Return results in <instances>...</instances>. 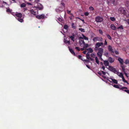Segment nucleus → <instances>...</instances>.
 <instances>
[{"instance_id": "1", "label": "nucleus", "mask_w": 129, "mask_h": 129, "mask_svg": "<svg viewBox=\"0 0 129 129\" xmlns=\"http://www.w3.org/2000/svg\"><path fill=\"white\" fill-rule=\"evenodd\" d=\"M118 11L119 13L122 14L124 15H126V9L125 8L120 7L118 10Z\"/></svg>"}, {"instance_id": "2", "label": "nucleus", "mask_w": 129, "mask_h": 129, "mask_svg": "<svg viewBox=\"0 0 129 129\" xmlns=\"http://www.w3.org/2000/svg\"><path fill=\"white\" fill-rule=\"evenodd\" d=\"M109 70L116 74H118L119 73V72L116 70V69L115 68L111 66H109Z\"/></svg>"}, {"instance_id": "3", "label": "nucleus", "mask_w": 129, "mask_h": 129, "mask_svg": "<svg viewBox=\"0 0 129 129\" xmlns=\"http://www.w3.org/2000/svg\"><path fill=\"white\" fill-rule=\"evenodd\" d=\"M102 38L101 37H93V41L94 42H95L97 41L100 42H102Z\"/></svg>"}, {"instance_id": "4", "label": "nucleus", "mask_w": 129, "mask_h": 129, "mask_svg": "<svg viewBox=\"0 0 129 129\" xmlns=\"http://www.w3.org/2000/svg\"><path fill=\"white\" fill-rule=\"evenodd\" d=\"M103 20L102 18L100 16H98L95 18V21L97 22H101Z\"/></svg>"}, {"instance_id": "5", "label": "nucleus", "mask_w": 129, "mask_h": 129, "mask_svg": "<svg viewBox=\"0 0 129 129\" xmlns=\"http://www.w3.org/2000/svg\"><path fill=\"white\" fill-rule=\"evenodd\" d=\"M114 87L117 88L121 90H123L124 89H127L128 88L126 87H120L117 85H113Z\"/></svg>"}, {"instance_id": "6", "label": "nucleus", "mask_w": 129, "mask_h": 129, "mask_svg": "<svg viewBox=\"0 0 129 129\" xmlns=\"http://www.w3.org/2000/svg\"><path fill=\"white\" fill-rule=\"evenodd\" d=\"M44 15L43 14H42L40 15H38L36 16V18L37 19H43L44 18Z\"/></svg>"}, {"instance_id": "7", "label": "nucleus", "mask_w": 129, "mask_h": 129, "mask_svg": "<svg viewBox=\"0 0 129 129\" xmlns=\"http://www.w3.org/2000/svg\"><path fill=\"white\" fill-rule=\"evenodd\" d=\"M118 0H110V3L114 5H116L117 4Z\"/></svg>"}, {"instance_id": "8", "label": "nucleus", "mask_w": 129, "mask_h": 129, "mask_svg": "<svg viewBox=\"0 0 129 129\" xmlns=\"http://www.w3.org/2000/svg\"><path fill=\"white\" fill-rule=\"evenodd\" d=\"M108 49L109 51L111 53H114V51L113 50L112 47L111 45H109L108 46Z\"/></svg>"}, {"instance_id": "9", "label": "nucleus", "mask_w": 129, "mask_h": 129, "mask_svg": "<svg viewBox=\"0 0 129 129\" xmlns=\"http://www.w3.org/2000/svg\"><path fill=\"white\" fill-rule=\"evenodd\" d=\"M64 8L63 7H58L57 10V12H62L63 11Z\"/></svg>"}, {"instance_id": "10", "label": "nucleus", "mask_w": 129, "mask_h": 129, "mask_svg": "<svg viewBox=\"0 0 129 129\" xmlns=\"http://www.w3.org/2000/svg\"><path fill=\"white\" fill-rule=\"evenodd\" d=\"M37 7L38 8L39 10H41L43 8V6L41 4L39 3L38 4V6L37 7Z\"/></svg>"}, {"instance_id": "11", "label": "nucleus", "mask_w": 129, "mask_h": 129, "mask_svg": "<svg viewBox=\"0 0 129 129\" xmlns=\"http://www.w3.org/2000/svg\"><path fill=\"white\" fill-rule=\"evenodd\" d=\"M108 60L109 62L111 63L113 62L114 61V59L113 58L111 57H109L108 58Z\"/></svg>"}, {"instance_id": "12", "label": "nucleus", "mask_w": 129, "mask_h": 129, "mask_svg": "<svg viewBox=\"0 0 129 129\" xmlns=\"http://www.w3.org/2000/svg\"><path fill=\"white\" fill-rule=\"evenodd\" d=\"M15 15L18 18H22V14L20 13H16L15 14Z\"/></svg>"}, {"instance_id": "13", "label": "nucleus", "mask_w": 129, "mask_h": 129, "mask_svg": "<svg viewBox=\"0 0 129 129\" xmlns=\"http://www.w3.org/2000/svg\"><path fill=\"white\" fill-rule=\"evenodd\" d=\"M97 50H98V52L99 53H103V52L104 49L102 48H97Z\"/></svg>"}, {"instance_id": "14", "label": "nucleus", "mask_w": 129, "mask_h": 129, "mask_svg": "<svg viewBox=\"0 0 129 129\" xmlns=\"http://www.w3.org/2000/svg\"><path fill=\"white\" fill-rule=\"evenodd\" d=\"M85 43L83 40H81L79 41L80 45L81 47H82L83 46L82 45L84 44Z\"/></svg>"}, {"instance_id": "15", "label": "nucleus", "mask_w": 129, "mask_h": 129, "mask_svg": "<svg viewBox=\"0 0 129 129\" xmlns=\"http://www.w3.org/2000/svg\"><path fill=\"white\" fill-rule=\"evenodd\" d=\"M69 38L71 39V40H72L74 42V37H75V35L74 34H73L72 36H69Z\"/></svg>"}, {"instance_id": "16", "label": "nucleus", "mask_w": 129, "mask_h": 129, "mask_svg": "<svg viewBox=\"0 0 129 129\" xmlns=\"http://www.w3.org/2000/svg\"><path fill=\"white\" fill-rule=\"evenodd\" d=\"M110 27L111 29H112V30H115L116 29V27L114 25V24H111L110 25Z\"/></svg>"}, {"instance_id": "17", "label": "nucleus", "mask_w": 129, "mask_h": 129, "mask_svg": "<svg viewBox=\"0 0 129 129\" xmlns=\"http://www.w3.org/2000/svg\"><path fill=\"white\" fill-rule=\"evenodd\" d=\"M125 4L129 10V1H126L125 3Z\"/></svg>"}, {"instance_id": "18", "label": "nucleus", "mask_w": 129, "mask_h": 129, "mask_svg": "<svg viewBox=\"0 0 129 129\" xmlns=\"http://www.w3.org/2000/svg\"><path fill=\"white\" fill-rule=\"evenodd\" d=\"M109 79L112 80V82H113L114 83L117 84L118 83V81L117 80L114 79H113L111 78H109Z\"/></svg>"}, {"instance_id": "19", "label": "nucleus", "mask_w": 129, "mask_h": 129, "mask_svg": "<svg viewBox=\"0 0 129 129\" xmlns=\"http://www.w3.org/2000/svg\"><path fill=\"white\" fill-rule=\"evenodd\" d=\"M104 63L106 66H108L109 65L108 61L107 60H104Z\"/></svg>"}, {"instance_id": "20", "label": "nucleus", "mask_w": 129, "mask_h": 129, "mask_svg": "<svg viewBox=\"0 0 129 129\" xmlns=\"http://www.w3.org/2000/svg\"><path fill=\"white\" fill-rule=\"evenodd\" d=\"M118 61L120 64H123V60L122 59L120 58L119 57L118 58Z\"/></svg>"}, {"instance_id": "21", "label": "nucleus", "mask_w": 129, "mask_h": 129, "mask_svg": "<svg viewBox=\"0 0 129 129\" xmlns=\"http://www.w3.org/2000/svg\"><path fill=\"white\" fill-rule=\"evenodd\" d=\"M29 12L31 14L34 15H36V12L34 11L33 9L29 10Z\"/></svg>"}, {"instance_id": "22", "label": "nucleus", "mask_w": 129, "mask_h": 129, "mask_svg": "<svg viewBox=\"0 0 129 129\" xmlns=\"http://www.w3.org/2000/svg\"><path fill=\"white\" fill-rule=\"evenodd\" d=\"M100 46H101L100 44V43H99V42L97 43H96V45H95V48L97 49V48H98L100 47Z\"/></svg>"}, {"instance_id": "23", "label": "nucleus", "mask_w": 129, "mask_h": 129, "mask_svg": "<svg viewBox=\"0 0 129 129\" xmlns=\"http://www.w3.org/2000/svg\"><path fill=\"white\" fill-rule=\"evenodd\" d=\"M87 50L88 51V53H92L93 52V50L91 48H89L87 49Z\"/></svg>"}, {"instance_id": "24", "label": "nucleus", "mask_w": 129, "mask_h": 129, "mask_svg": "<svg viewBox=\"0 0 129 129\" xmlns=\"http://www.w3.org/2000/svg\"><path fill=\"white\" fill-rule=\"evenodd\" d=\"M17 20L18 21L20 22H22L23 21V18H18Z\"/></svg>"}, {"instance_id": "25", "label": "nucleus", "mask_w": 129, "mask_h": 129, "mask_svg": "<svg viewBox=\"0 0 129 129\" xmlns=\"http://www.w3.org/2000/svg\"><path fill=\"white\" fill-rule=\"evenodd\" d=\"M69 50H70V52L72 54H73L74 55H75V53L74 52V51L72 49L69 48Z\"/></svg>"}, {"instance_id": "26", "label": "nucleus", "mask_w": 129, "mask_h": 129, "mask_svg": "<svg viewBox=\"0 0 129 129\" xmlns=\"http://www.w3.org/2000/svg\"><path fill=\"white\" fill-rule=\"evenodd\" d=\"M106 35L107 37L109 39H110V40H112V37H111L110 35H109V34H106Z\"/></svg>"}, {"instance_id": "27", "label": "nucleus", "mask_w": 129, "mask_h": 129, "mask_svg": "<svg viewBox=\"0 0 129 129\" xmlns=\"http://www.w3.org/2000/svg\"><path fill=\"white\" fill-rule=\"evenodd\" d=\"M86 57L87 59L89 60V58H90V54L88 53L86 54Z\"/></svg>"}, {"instance_id": "28", "label": "nucleus", "mask_w": 129, "mask_h": 129, "mask_svg": "<svg viewBox=\"0 0 129 129\" xmlns=\"http://www.w3.org/2000/svg\"><path fill=\"white\" fill-rule=\"evenodd\" d=\"M82 36L83 37V39H84L85 40H88V37H86L83 34H82Z\"/></svg>"}, {"instance_id": "29", "label": "nucleus", "mask_w": 129, "mask_h": 129, "mask_svg": "<svg viewBox=\"0 0 129 129\" xmlns=\"http://www.w3.org/2000/svg\"><path fill=\"white\" fill-rule=\"evenodd\" d=\"M109 18L111 21H115V19L114 17H110Z\"/></svg>"}, {"instance_id": "30", "label": "nucleus", "mask_w": 129, "mask_h": 129, "mask_svg": "<svg viewBox=\"0 0 129 129\" xmlns=\"http://www.w3.org/2000/svg\"><path fill=\"white\" fill-rule=\"evenodd\" d=\"M97 55L99 57H102V53L99 52H97Z\"/></svg>"}, {"instance_id": "31", "label": "nucleus", "mask_w": 129, "mask_h": 129, "mask_svg": "<svg viewBox=\"0 0 129 129\" xmlns=\"http://www.w3.org/2000/svg\"><path fill=\"white\" fill-rule=\"evenodd\" d=\"M26 6V4L24 3H22L21 5H20V7H24Z\"/></svg>"}, {"instance_id": "32", "label": "nucleus", "mask_w": 129, "mask_h": 129, "mask_svg": "<svg viewBox=\"0 0 129 129\" xmlns=\"http://www.w3.org/2000/svg\"><path fill=\"white\" fill-rule=\"evenodd\" d=\"M12 10L11 9H10L9 8L8 9L6 10V12H7L11 13L12 12Z\"/></svg>"}, {"instance_id": "33", "label": "nucleus", "mask_w": 129, "mask_h": 129, "mask_svg": "<svg viewBox=\"0 0 129 129\" xmlns=\"http://www.w3.org/2000/svg\"><path fill=\"white\" fill-rule=\"evenodd\" d=\"M95 60H96V62L97 64H99V61L98 59V58H97V57H95Z\"/></svg>"}, {"instance_id": "34", "label": "nucleus", "mask_w": 129, "mask_h": 129, "mask_svg": "<svg viewBox=\"0 0 129 129\" xmlns=\"http://www.w3.org/2000/svg\"><path fill=\"white\" fill-rule=\"evenodd\" d=\"M69 26L67 25H64L63 28L67 30Z\"/></svg>"}, {"instance_id": "35", "label": "nucleus", "mask_w": 129, "mask_h": 129, "mask_svg": "<svg viewBox=\"0 0 129 129\" xmlns=\"http://www.w3.org/2000/svg\"><path fill=\"white\" fill-rule=\"evenodd\" d=\"M83 45H84V48H86L88 47V44H86L85 43Z\"/></svg>"}, {"instance_id": "36", "label": "nucleus", "mask_w": 129, "mask_h": 129, "mask_svg": "<svg viewBox=\"0 0 129 129\" xmlns=\"http://www.w3.org/2000/svg\"><path fill=\"white\" fill-rule=\"evenodd\" d=\"M124 63L125 64H129V61L128 60V59L126 60L125 61Z\"/></svg>"}, {"instance_id": "37", "label": "nucleus", "mask_w": 129, "mask_h": 129, "mask_svg": "<svg viewBox=\"0 0 129 129\" xmlns=\"http://www.w3.org/2000/svg\"><path fill=\"white\" fill-rule=\"evenodd\" d=\"M117 29H123V26L122 25H121L120 26L117 27Z\"/></svg>"}, {"instance_id": "38", "label": "nucleus", "mask_w": 129, "mask_h": 129, "mask_svg": "<svg viewBox=\"0 0 129 129\" xmlns=\"http://www.w3.org/2000/svg\"><path fill=\"white\" fill-rule=\"evenodd\" d=\"M123 91H124L125 92H127L128 94H129V90L126 89H123V90H122Z\"/></svg>"}, {"instance_id": "39", "label": "nucleus", "mask_w": 129, "mask_h": 129, "mask_svg": "<svg viewBox=\"0 0 129 129\" xmlns=\"http://www.w3.org/2000/svg\"><path fill=\"white\" fill-rule=\"evenodd\" d=\"M119 76L121 78L123 77V75L122 73H120V74L119 75Z\"/></svg>"}, {"instance_id": "40", "label": "nucleus", "mask_w": 129, "mask_h": 129, "mask_svg": "<svg viewBox=\"0 0 129 129\" xmlns=\"http://www.w3.org/2000/svg\"><path fill=\"white\" fill-rule=\"evenodd\" d=\"M89 9L90 10H91V11H93L94 10V9H93V7L92 6H90L89 7Z\"/></svg>"}, {"instance_id": "41", "label": "nucleus", "mask_w": 129, "mask_h": 129, "mask_svg": "<svg viewBox=\"0 0 129 129\" xmlns=\"http://www.w3.org/2000/svg\"><path fill=\"white\" fill-rule=\"evenodd\" d=\"M79 30L81 31V32H84V29L81 28H79Z\"/></svg>"}, {"instance_id": "42", "label": "nucleus", "mask_w": 129, "mask_h": 129, "mask_svg": "<svg viewBox=\"0 0 129 129\" xmlns=\"http://www.w3.org/2000/svg\"><path fill=\"white\" fill-rule=\"evenodd\" d=\"M67 13L68 14H70L71 15H73L71 13V11L67 10Z\"/></svg>"}, {"instance_id": "43", "label": "nucleus", "mask_w": 129, "mask_h": 129, "mask_svg": "<svg viewBox=\"0 0 129 129\" xmlns=\"http://www.w3.org/2000/svg\"><path fill=\"white\" fill-rule=\"evenodd\" d=\"M109 53L108 52H105V54H104V55L105 56L107 57Z\"/></svg>"}, {"instance_id": "44", "label": "nucleus", "mask_w": 129, "mask_h": 129, "mask_svg": "<svg viewBox=\"0 0 129 129\" xmlns=\"http://www.w3.org/2000/svg\"><path fill=\"white\" fill-rule=\"evenodd\" d=\"M72 28L74 29L75 28V27L74 26V23H72Z\"/></svg>"}, {"instance_id": "45", "label": "nucleus", "mask_w": 129, "mask_h": 129, "mask_svg": "<svg viewBox=\"0 0 129 129\" xmlns=\"http://www.w3.org/2000/svg\"><path fill=\"white\" fill-rule=\"evenodd\" d=\"M91 57L93 58H94L95 57V55L94 53H92L91 54Z\"/></svg>"}, {"instance_id": "46", "label": "nucleus", "mask_w": 129, "mask_h": 129, "mask_svg": "<svg viewBox=\"0 0 129 129\" xmlns=\"http://www.w3.org/2000/svg\"><path fill=\"white\" fill-rule=\"evenodd\" d=\"M64 42L65 43H67L68 44H70V41H67V40H66L65 41H64Z\"/></svg>"}, {"instance_id": "47", "label": "nucleus", "mask_w": 129, "mask_h": 129, "mask_svg": "<svg viewBox=\"0 0 129 129\" xmlns=\"http://www.w3.org/2000/svg\"><path fill=\"white\" fill-rule=\"evenodd\" d=\"M99 33L100 34H101L102 35L103 34V33L102 31V30L99 29Z\"/></svg>"}, {"instance_id": "48", "label": "nucleus", "mask_w": 129, "mask_h": 129, "mask_svg": "<svg viewBox=\"0 0 129 129\" xmlns=\"http://www.w3.org/2000/svg\"><path fill=\"white\" fill-rule=\"evenodd\" d=\"M75 48V49H76V50H77L78 51H80V48L78 47H76Z\"/></svg>"}, {"instance_id": "49", "label": "nucleus", "mask_w": 129, "mask_h": 129, "mask_svg": "<svg viewBox=\"0 0 129 129\" xmlns=\"http://www.w3.org/2000/svg\"><path fill=\"white\" fill-rule=\"evenodd\" d=\"M84 14L85 16H87L89 14V13L88 12H86L84 13Z\"/></svg>"}, {"instance_id": "50", "label": "nucleus", "mask_w": 129, "mask_h": 129, "mask_svg": "<svg viewBox=\"0 0 129 129\" xmlns=\"http://www.w3.org/2000/svg\"><path fill=\"white\" fill-rule=\"evenodd\" d=\"M84 61L85 62H88V63L89 62V59H88V60L85 59L84 60Z\"/></svg>"}, {"instance_id": "51", "label": "nucleus", "mask_w": 129, "mask_h": 129, "mask_svg": "<svg viewBox=\"0 0 129 129\" xmlns=\"http://www.w3.org/2000/svg\"><path fill=\"white\" fill-rule=\"evenodd\" d=\"M121 78H122V80L124 82H126V80H125V79H124V77H121Z\"/></svg>"}, {"instance_id": "52", "label": "nucleus", "mask_w": 129, "mask_h": 129, "mask_svg": "<svg viewBox=\"0 0 129 129\" xmlns=\"http://www.w3.org/2000/svg\"><path fill=\"white\" fill-rule=\"evenodd\" d=\"M61 4L63 5V7H63V8L65 7V4H64V3H61Z\"/></svg>"}, {"instance_id": "53", "label": "nucleus", "mask_w": 129, "mask_h": 129, "mask_svg": "<svg viewBox=\"0 0 129 129\" xmlns=\"http://www.w3.org/2000/svg\"><path fill=\"white\" fill-rule=\"evenodd\" d=\"M81 57H82V56L81 55H79L77 56L78 58L79 59L81 58H82Z\"/></svg>"}, {"instance_id": "54", "label": "nucleus", "mask_w": 129, "mask_h": 129, "mask_svg": "<svg viewBox=\"0 0 129 129\" xmlns=\"http://www.w3.org/2000/svg\"><path fill=\"white\" fill-rule=\"evenodd\" d=\"M114 52H115L116 54V55L119 54V52L116 50L114 51Z\"/></svg>"}, {"instance_id": "55", "label": "nucleus", "mask_w": 129, "mask_h": 129, "mask_svg": "<svg viewBox=\"0 0 129 129\" xmlns=\"http://www.w3.org/2000/svg\"><path fill=\"white\" fill-rule=\"evenodd\" d=\"M26 3H27V4L28 5H32V4L30 3L27 2Z\"/></svg>"}, {"instance_id": "56", "label": "nucleus", "mask_w": 129, "mask_h": 129, "mask_svg": "<svg viewBox=\"0 0 129 129\" xmlns=\"http://www.w3.org/2000/svg\"><path fill=\"white\" fill-rule=\"evenodd\" d=\"M106 79L108 81H109V82H110V83H112V81H111L110 80H109V78H108V77L106 78Z\"/></svg>"}, {"instance_id": "57", "label": "nucleus", "mask_w": 129, "mask_h": 129, "mask_svg": "<svg viewBox=\"0 0 129 129\" xmlns=\"http://www.w3.org/2000/svg\"><path fill=\"white\" fill-rule=\"evenodd\" d=\"M58 20L59 21L61 22L62 21V19L60 18H58Z\"/></svg>"}, {"instance_id": "58", "label": "nucleus", "mask_w": 129, "mask_h": 129, "mask_svg": "<svg viewBox=\"0 0 129 129\" xmlns=\"http://www.w3.org/2000/svg\"><path fill=\"white\" fill-rule=\"evenodd\" d=\"M101 72H102V74H103L104 75H105V74H106V73L105 72L103 71H101Z\"/></svg>"}, {"instance_id": "59", "label": "nucleus", "mask_w": 129, "mask_h": 129, "mask_svg": "<svg viewBox=\"0 0 129 129\" xmlns=\"http://www.w3.org/2000/svg\"><path fill=\"white\" fill-rule=\"evenodd\" d=\"M104 44L105 45H107V42L106 41V40H105V43H104Z\"/></svg>"}, {"instance_id": "60", "label": "nucleus", "mask_w": 129, "mask_h": 129, "mask_svg": "<svg viewBox=\"0 0 129 129\" xmlns=\"http://www.w3.org/2000/svg\"><path fill=\"white\" fill-rule=\"evenodd\" d=\"M122 65L123 64H122V65H121V68H122H122L123 69L125 68L124 66L123 65Z\"/></svg>"}, {"instance_id": "61", "label": "nucleus", "mask_w": 129, "mask_h": 129, "mask_svg": "<svg viewBox=\"0 0 129 129\" xmlns=\"http://www.w3.org/2000/svg\"><path fill=\"white\" fill-rule=\"evenodd\" d=\"M98 73V74H99V75L100 76H101L102 75V73H101V72L100 71L98 72V73Z\"/></svg>"}, {"instance_id": "62", "label": "nucleus", "mask_w": 129, "mask_h": 129, "mask_svg": "<svg viewBox=\"0 0 129 129\" xmlns=\"http://www.w3.org/2000/svg\"><path fill=\"white\" fill-rule=\"evenodd\" d=\"M102 69L104 71H105V68L104 66H102Z\"/></svg>"}, {"instance_id": "63", "label": "nucleus", "mask_w": 129, "mask_h": 129, "mask_svg": "<svg viewBox=\"0 0 129 129\" xmlns=\"http://www.w3.org/2000/svg\"><path fill=\"white\" fill-rule=\"evenodd\" d=\"M86 50L82 52L84 54H86Z\"/></svg>"}, {"instance_id": "64", "label": "nucleus", "mask_w": 129, "mask_h": 129, "mask_svg": "<svg viewBox=\"0 0 129 129\" xmlns=\"http://www.w3.org/2000/svg\"><path fill=\"white\" fill-rule=\"evenodd\" d=\"M99 43H100V45L101 46H102V45H103V43L102 42H100V43L99 42Z\"/></svg>"}]
</instances>
